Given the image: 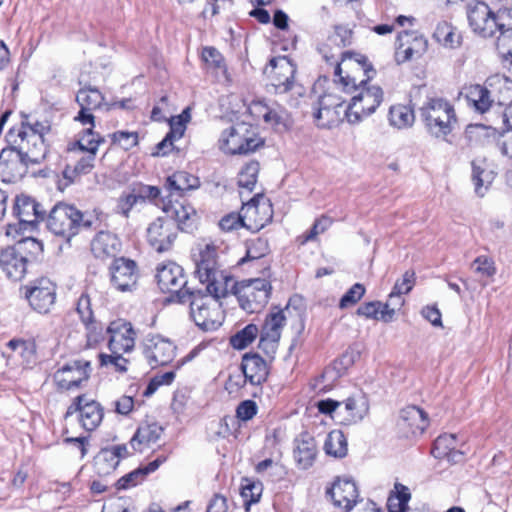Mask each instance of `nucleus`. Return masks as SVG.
I'll use <instances>...</instances> for the list:
<instances>
[{
    "label": "nucleus",
    "mask_w": 512,
    "mask_h": 512,
    "mask_svg": "<svg viewBox=\"0 0 512 512\" xmlns=\"http://www.w3.org/2000/svg\"><path fill=\"white\" fill-rule=\"evenodd\" d=\"M192 260L194 275L206 285L207 292L215 299L226 297L235 286V278L225 270L219 246L214 243L198 244Z\"/></svg>",
    "instance_id": "nucleus-1"
},
{
    "label": "nucleus",
    "mask_w": 512,
    "mask_h": 512,
    "mask_svg": "<svg viewBox=\"0 0 512 512\" xmlns=\"http://www.w3.org/2000/svg\"><path fill=\"white\" fill-rule=\"evenodd\" d=\"M371 70L366 66L365 74L360 70H348L345 71V75L338 76L342 90L346 93H355L351 98V103L344 110L349 123H359L363 118L374 113L383 101L381 87L367 86V82L371 78L368 73Z\"/></svg>",
    "instance_id": "nucleus-2"
},
{
    "label": "nucleus",
    "mask_w": 512,
    "mask_h": 512,
    "mask_svg": "<svg viewBox=\"0 0 512 512\" xmlns=\"http://www.w3.org/2000/svg\"><path fill=\"white\" fill-rule=\"evenodd\" d=\"M50 124L47 121H39L36 118L21 113L20 120L13 125L6 134L8 147L15 150L31 164H39L47 154L45 136L50 132Z\"/></svg>",
    "instance_id": "nucleus-3"
},
{
    "label": "nucleus",
    "mask_w": 512,
    "mask_h": 512,
    "mask_svg": "<svg viewBox=\"0 0 512 512\" xmlns=\"http://www.w3.org/2000/svg\"><path fill=\"white\" fill-rule=\"evenodd\" d=\"M351 43L352 30L347 26L337 25L326 42L318 48L326 62L336 64L335 76H340L343 73L342 65H344L345 71L360 70L363 74L366 73L367 60L365 57L342 51L344 47L351 45Z\"/></svg>",
    "instance_id": "nucleus-4"
},
{
    "label": "nucleus",
    "mask_w": 512,
    "mask_h": 512,
    "mask_svg": "<svg viewBox=\"0 0 512 512\" xmlns=\"http://www.w3.org/2000/svg\"><path fill=\"white\" fill-rule=\"evenodd\" d=\"M417 94L425 95V100L421 104L415 102L413 105L418 108L429 133L435 137L448 135L457 122L454 107L442 97L429 95L426 87L418 88Z\"/></svg>",
    "instance_id": "nucleus-5"
},
{
    "label": "nucleus",
    "mask_w": 512,
    "mask_h": 512,
    "mask_svg": "<svg viewBox=\"0 0 512 512\" xmlns=\"http://www.w3.org/2000/svg\"><path fill=\"white\" fill-rule=\"evenodd\" d=\"M92 224L91 216L72 205L58 203L50 211L46 226L54 235L70 241L82 229L91 228Z\"/></svg>",
    "instance_id": "nucleus-6"
},
{
    "label": "nucleus",
    "mask_w": 512,
    "mask_h": 512,
    "mask_svg": "<svg viewBox=\"0 0 512 512\" xmlns=\"http://www.w3.org/2000/svg\"><path fill=\"white\" fill-rule=\"evenodd\" d=\"M265 144L257 130L251 124L240 122L224 129L218 140L219 149L225 154L247 155Z\"/></svg>",
    "instance_id": "nucleus-7"
},
{
    "label": "nucleus",
    "mask_w": 512,
    "mask_h": 512,
    "mask_svg": "<svg viewBox=\"0 0 512 512\" xmlns=\"http://www.w3.org/2000/svg\"><path fill=\"white\" fill-rule=\"evenodd\" d=\"M41 248V244L32 237L17 240L13 246H7L0 251V267L6 276L14 281L21 280L26 272L29 261L28 252L32 253Z\"/></svg>",
    "instance_id": "nucleus-8"
},
{
    "label": "nucleus",
    "mask_w": 512,
    "mask_h": 512,
    "mask_svg": "<svg viewBox=\"0 0 512 512\" xmlns=\"http://www.w3.org/2000/svg\"><path fill=\"white\" fill-rule=\"evenodd\" d=\"M467 20L472 31L483 37H493L507 26L504 10L494 13L490 7L480 1L472 2L466 8Z\"/></svg>",
    "instance_id": "nucleus-9"
},
{
    "label": "nucleus",
    "mask_w": 512,
    "mask_h": 512,
    "mask_svg": "<svg viewBox=\"0 0 512 512\" xmlns=\"http://www.w3.org/2000/svg\"><path fill=\"white\" fill-rule=\"evenodd\" d=\"M236 298L242 310L248 314L259 313L268 302L271 285L265 279H250L238 283L229 291Z\"/></svg>",
    "instance_id": "nucleus-10"
},
{
    "label": "nucleus",
    "mask_w": 512,
    "mask_h": 512,
    "mask_svg": "<svg viewBox=\"0 0 512 512\" xmlns=\"http://www.w3.org/2000/svg\"><path fill=\"white\" fill-rule=\"evenodd\" d=\"M511 82L503 76L495 75L487 78L484 85L475 84L466 88V98L469 103L480 113L487 112L493 103L503 104L507 99L497 96L496 92H501L502 88L510 89L507 85Z\"/></svg>",
    "instance_id": "nucleus-11"
},
{
    "label": "nucleus",
    "mask_w": 512,
    "mask_h": 512,
    "mask_svg": "<svg viewBox=\"0 0 512 512\" xmlns=\"http://www.w3.org/2000/svg\"><path fill=\"white\" fill-rule=\"evenodd\" d=\"M156 279L163 292L176 294L180 302H184L192 292L187 288L184 269L175 262L169 261L157 267Z\"/></svg>",
    "instance_id": "nucleus-12"
},
{
    "label": "nucleus",
    "mask_w": 512,
    "mask_h": 512,
    "mask_svg": "<svg viewBox=\"0 0 512 512\" xmlns=\"http://www.w3.org/2000/svg\"><path fill=\"white\" fill-rule=\"evenodd\" d=\"M178 235L176 223L169 218L158 217L147 228V240L159 253L169 251Z\"/></svg>",
    "instance_id": "nucleus-13"
},
{
    "label": "nucleus",
    "mask_w": 512,
    "mask_h": 512,
    "mask_svg": "<svg viewBox=\"0 0 512 512\" xmlns=\"http://www.w3.org/2000/svg\"><path fill=\"white\" fill-rule=\"evenodd\" d=\"M79 413L80 423L87 431L96 429L103 419V409L95 400H88L86 395L77 396L68 407L65 418Z\"/></svg>",
    "instance_id": "nucleus-14"
},
{
    "label": "nucleus",
    "mask_w": 512,
    "mask_h": 512,
    "mask_svg": "<svg viewBox=\"0 0 512 512\" xmlns=\"http://www.w3.org/2000/svg\"><path fill=\"white\" fill-rule=\"evenodd\" d=\"M91 363L86 360H75L54 374V381L63 390L78 388L82 382L87 381L91 373Z\"/></svg>",
    "instance_id": "nucleus-15"
},
{
    "label": "nucleus",
    "mask_w": 512,
    "mask_h": 512,
    "mask_svg": "<svg viewBox=\"0 0 512 512\" xmlns=\"http://www.w3.org/2000/svg\"><path fill=\"white\" fill-rule=\"evenodd\" d=\"M26 297L33 310L47 314L55 304L56 286L48 278H40L27 290Z\"/></svg>",
    "instance_id": "nucleus-16"
},
{
    "label": "nucleus",
    "mask_w": 512,
    "mask_h": 512,
    "mask_svg": "<svg viewBox=\"0 0 512 512\" xmlns=\"http://www.w3.org/2000/svg\"><path fill=\"white\" fill-rule=\"evenodd\" d=\"M76 101L81 110L75 119L83 125H94V116L90 111L103 108L105 110L111 109V105L105 102L103 94L97 88L91 86L80 89L76 95Z\"/></svg>",
    "instance_id": "nucleus-17"
},
{
    "label": "nucleus",
    "mask_w": 512,
    "mask_h": 512,
    "mask_svg": "<svg viewBox=\"0 0 512 512\" xmlns=\"http://www.w3.org/2000/svg\"><path fill=\"white\" fill-rule=\"evenodd\" d=\"M110 272L111 282L117 290L126 292L135 289L139 277L135 261L125 257L115 258Z\"/></svg>",
    "instance_id": "nucleus-18"
},
{
    "label": "nucleus",
    "mask_w": 512,
    "mask_h": 512,
    "mask_svg": "<svg viewBox=\"0 0 512 512\" xmlns=\"http://www.w3.org/2000/svg\"><path fill=\"white\" fill-rule=\"evenodd\" d=\"M176 346L160 335L147 337L144 355L152 368L169 364L175 356Z\"/></svg>",
    "instance_id": "nucleus-19"
},
{
    "label": "nucleus",
    "mask_w": 512,
    "mask_h": 512,
    "mask_svg": "<svg viewBox=\"0 0 512 512\" xmlns=\"http://www.w3.org/2000/svg\"><path fill=\"white\" fill-rule=\"evenodd\" d=\"M29 164L28 159L7 147L0 153V178L3 182L14 183L26 174Z\"/></svg>",
    "instance_id": "nucleus-20"
},
{
    "label": "nucleus",
    "mask_w": 512,
    "mask_h": 512,
    "mask_svg": "<svg viewBox=\"0 0 512 512\" xmlns=\"http://www.w3.org/2000/svg\"><path fill=\"white\" fill-rule=\"evenodd\" d=\"M107 331L110 334L108 347L112 353H127L133 350L137 332L131 322H111Z\"/></svg>",
    "instance_id": "nucleus-21"
},
{
    "label": "nucleus",
    "mask_w": 512,
    "mask_h": 512,
    "mask_svg": "<svg viewBox=\"0 0 512 512\" xmlns=\"http://www.w3.org/2000/svg\"><path fill=\"white\" fill-rule=\"evenodd\" d=\"M295 72L294 65L285 56L270 60L269 77L276 93H286L292 88Z\"/></svg>",
    "instance_id": "nucleus-22"
},
{
    "label": "nucleus",
    "mask_w": 512,
    "mask_h": 512,
    "mask_svg": "<svg viewBox=\"0 0 512 512\" xmlns=\"http://www.w3.org/2000/svg\"><path fill=\"white\" fill-rule=\"evenodd\" d=\"M427 40L415 32L404 31L397 37L395 60L398 64L411 60L414 56H421L427 50Z\"/></svg>",
    "instance_id": "nucleus-23"
},
{
    "label": "nucleus",
    "mask_w": 512,
    "mask_h": 512,
    "mask_svg": "<svg viewBox=\"0 0 512 512\" xmlns=\"http://www.w3.org/2000/svg\"><path fill=\"white\" fill-rule=\"evenodd\" d=\"M334 506L349 512L358 503L359 493L355 482L351 479L338 478L327 490Z\"/></svg>",
    "instance_id": "nucleus-24"
},
{
    "label": "nucleus",
    "mask_w": 512,
    "mask_h": 512,
    "mask_svg": "<svg viewBox=\"0 0 512 512\" xmlns=\"http://www.w3.org/2000/svg\"><path fill=\"white\" fill-rule=\"evenodd\" d=\"M397 426L405 437L421 435L428 426V416L417 406H407L400 411Z\"/></svg>",
    "instance_id": "nucleus-25"
},
{
    "label": "nucleus",
    "mask_w": 512,
    "mask_h": 512,
    "mask_svg": "<svg viewBox=\"0 0 512 512\" xmlns=\"http://www.w3.org/2000/svg\"><path fill=\"white\" fill-rule=\"evenodd\" d=\"M121 248V240L110 231H100L91 241V252L101 261L114 260L121 252Z\"/></svg>",
    "instance_id": "nucleus-26"
},
{
    "label": "nucleus",
    "mask_w": 512,
    "mask_h": 512,
    "mask_svg": "<svg viewBox=\"0 0 512 512\" xmlns=\"http://www.w3.org/2000/svg\"><path fill=\"white\" fill-rule=\"evenodd\" d=\"M164 212L167 214L165 218L172 219L176 223L178 230L191 232L196 227L197 212L189 203L176 201L167 206Z\"/></svg>",
    "instance_id": "nucleus-27"
},
{
    "label": "nucleus",
    "mask_w": 512,
    "mask_h": 512,
    "mask_svg": "<svg viewBox=\"0 0 512 512\" xmlns=\"http://www.w3.org/2000/svg\"><path fill=\"white\" fill-rule=\"evenodd\" d=\"M13 213L22 223H28L31 226L43 220L45 216L42 206L34 198L25 194L16 197Z\"/></svg>",
    "instance_id": "nucleus-28"
},
{
    "label": "nucleus",
    "mask_w": 512,
    "mask_h": 512,
    "mask_svg": "<svg viewBox=\"0 0 512 512\" xmlns=\"http://www.w3.org/2000/svg\"><path fill=\"white\" fill-rule=\"evenodd\" d=\"M240 369L252 385H261L266 381L269 374L266 361L256 353L244 354Z\"/></svg>",
    "instance_id": "nucleus-29"
},
{
    "label": "nucleus",
    "mask_w": 512,
    "mask_h": 512,
    "mask_svg": "<svg viewBox=\"0 0 512 512\" xmlns=\"http://www.w3.org/2000/svg\"><path fill=\"white\" fill-rule=\"evenodd\" d=\"M163 433V427L156 422L141 424L130 440L131 447L138 452H143L152 444H155Z\"/></svg>",
    "instance_id": "nucleus-30"
},
{
    "label": "nucleus",
    "mask_w": 512,
    "mask_h": 512,
    "mask_svg": "<svg viewBox=\"0 0 512 512\" xmlns=\"http://www.w3.org/2000/svg\"><path fill=\"white\" fill-rule=\"evenodd\" d=\"M294 448V459L301 469L311 467L316 459L317 445L313 437L302 434L296 439Z\"/></svg>",
    "instance_id": "nucleus-31"
},
{
    "label": "nucleus",
    "mask_w": 512,
    "mask_h": 512,
    "mask_svg": "<svg viewBox=\"0 0 512 512\" xmlns=\"http://www.w3.org/2000/svg\"><path fill=\"white\" fill-rule=\"evenodd\" d=\"M165 461V458H157L156 460L148 463L144 467H139L128 474L119 478L116 483L117 490H126L141 483L145 477L158 469V467Z\"/></svg>",
    "instance_id": "nucleus-32"
},
{
    "label": "nucleus",
    "mask_w": 512,
    "mask_h": 512,
    "mask_svg": "<svg viewBox=\"0 0 512 512\" xmlns=\"http://www.w3.org/2000/svg\"><path fill=\"white\" fill-rule=\"evenodd\" d=\"M433 38L444 48L457 49L462 45V35L456 27L443 21L437 24Z\"/></svg>",
    "instance_id": "nucleus-33"
},
{
    "label": "nucleus",
    "mask_w": 512,
    "mask_h": 512,
    "mask_svg": "<svg viewBox=\"0 0 512 512\" xmlns=\"http://www.w3.org/2000/svg\"><path fill=\"white\" fill-rule=\"evenodd\" d=\"M342 403V406L347 412L345 421L348 423H357L368 414L369 402L367 397L362 393L352 395Z\"/></svg>",
    "instance_id": "nucleus-34"
},
{
    "label": "nucleus",
    "mask_w": 512,
    "mask_h": 512,
    "mask_svg": "<svg viewBox=\"0 0 512 512\" xmlns=\"http://www.w3.org/2000/svg\"><path fill=\"white\" fill-rule=\"evenodd\" d=\"M200 181L198 177L186 172L177 171L167 178L166 186L171 192L181 195L185 191L198 188Z\"/></svg>",
    "instance_id": "nucleus-35"
},
{
    "label": "nucleus",
    "mask_w": 512,
    "mask_h": 512,
    "mask_svg": "<svg viewBox=\"0 0 512 512\" xmlns=\"http://www.w3.org/2000/svg\"><path fill=\"white\" fill-rule=\"evenodd\" d=\"M306 311V303L300 295L290 297L284 309L268 314L265 320H286L302 318Z\"/></svg>",
    "instance_id": "nucleus-36"
},
{
    "label": "nucleus",
    "mask_w": 512,
    "mask_h": 512,
    "mask_svg": "<svg viewBox=\"0 0 512 512\" xmlns=\"http://www.w3.org/2000/svg\"><path fill=\"white\" fill-rule=\"evenodd\" d=\"M389 121L399 129L411 127L415 121L414 110L403 104L393 105L389 110Z\"/></svg>",
    "instance_id": "nucleus-37"
},
{
    "label": "nucleus",
    "mask_w": 512,
    "mask_h": 512,
    "mask_svg": "<svg viewBox=\"0 0 512 512\" xmlns=\"http://www.w3.org/2000/svg\"><path fill=\"white\" fill-rule=\"evenodd\" d=\"M324 450L326 454L336 458H342L346 456L348 451L347 439L343 432L340 430L331 431L325 440Z\"/></svg>",
    "instance_id": "nucleus-38"
},
{
    "label": "nucleus",
    "mask_w": 512,
    "mask_h": 512,
    "mask_svg": "<svg viewBox=\"0 0 512 512\" xmlns=\"http://www.w3.org/2000/svg\"><path fill=\"white\" fill-rule=\"evenodd\" d=\"M395 494H391L387 501L389 512H405L411 499L409 488L401 483H395Z\"/></svg>",
    "instance_id": "nucleus-39"
},
{
    "label": "nucleus",
    "mask_w": 512,
    "mask_h": 512,
    "mask_svg": "<svg viewBox=\"0 0 512 512\" xmlns=\"http://www.w3.org/2000/svg\"><path fill=\"white\" fill-rule=\"evenodd\" d=\"M94 126L90 125L80 133L76 145L81 151L96 154L99 145L104 142V138L93 130Z\"/></svg>",
    "instance_id": "nucleus-40"
},
{
    "label": "nucleus",
    "mask_w": 512,
    "mask_h": 512,
    "mask_svg": "<svg viewBox=\"0 0 512 512\" xmlns=\"http://www.w3.org/2000/svg\"><path fill=\"white\" fill-rule=\"evenodd\" d=\"M202 60L207 68L216 75L222 74L226 77L227 68L222 54L214 47H204L202 50Z\"/></svg>",
    "instance_id": "nucleus-41"
},
{
    "label": "nucleus",
    "mask_w": 512,
    "mask_h": 512,
    "mask_svg": "<svg viewBox=\"0 0 512 512\" xmlns=\"http://www.w3.org/2000/svg\"><path fill=\"white\" fill-rule=\"evenodd\" d=\"M118 465L119 460L116 459L115 454L108 451L106 448L102 449L94 459V468L100 476L111 474Z\"/></svg>",
    "instance_id": "nucleus-42"
},
{
    "label": "nucleus",
    "mask_w": 512,
    "mask_h": 512,
    "mask_svg": "<svg viewBox=\"0 0 512 512\" xmlns=\"http://www.w3.org/2000/svg\"><path fill=\"white\" fill-rule=\"evenodd\" d=\"M263 485L259 481H254L249 478H244L241 484V496L244 499V505L246 509H249V506L257 503L262 495Z\"/></svg>",
    "instance_id": "nucleus-43"
},
{
    "label": "nucleus",
    "mask_w": 512,
    "mask_h": 512,
    "mask_svg": "<svg viewBox=\"0 0 512 512\" xmlns=\"http://www.w3.org/2000/svg\"><path fill=\"white\" fill-rule=\"evenodd\" d=\"M260 170L259 163L257 161H250L247 163L239 172L238 185L241 188L247 189L252 192L257 182V176Z\"/></svg>",
    "instance_id": "nucleus-44"
},
{
    "label": "nucleus",
    "mask_w": 512,
    "mask_h": 512,
    "mask_svg": "<svg viewBox=\"0 0 512 512\" xmlns=\"http://www.w3.org/2000/svg\"><path fill=\"white\" fill-rule=\"evenodd\" d=\"M269 253V244L267 239L257 237L246 242V256L240 260L243 264L247 260H256L266 256Z\"/></svg>",
    "instance_id": "nucleus-45"
},
{
    "label": "nucleus",
    "mask_w": 512,
    "mask_h": 512,
    "mask_svg": "<svg viewBox=\"0 0 512 512\" xmlns=\"http://www.w3.org/2000/svg\"><path fill=\"white\" fill-rule=\"evenodd\" d=\"M314 119L317 126L321 128H330L340 121L341 111L334 108L317 106L314 112Z\"/></svg>",
    "instance_id": "nucleus-46"
},
{
    "label": "nucleus",
    "mask_w": 512,
    "mask_h": 512,
    "mask_svg": "<svg viewBox=\"0 0 512 512\" xmlns=\"http://www.w3.org/2000/svg\"><path fill=\"white\" fill-rule=\"evenodd\" d=\"M258 334V328L255 324L250 323L244 329L237 332L230 338V344L233 348L242 350L251 344Z\"/></svg>",
    "instance_id": "nucleus-47"
},
{
    "label": "nucleus",
    "mask_w": 512,
    "mask_h": 512,
    "mask_svg": "<svg viewBox=\"0 0 512 512\" xmlns=\"http://www.w3.org/2000/svg\"><path fill=\"white\" fill-rule=\"evenodd\" d=\"M456 442L454 434H444L436 438L432 448V455L437 459H444L453 450Z\"/></svg>",
    "instance_id": "nucleus-48"
},
{
    "label": "nucleus",
    "mask_w": 512,
    "mask_h": 512,
    "mask_svg": "<svg viewBox=\"0 0 512 512\" xmlns=\"http://www.w3.org/2000/svg\"><path fill=\"white\" fill-rule=\"evenodd\" d=\"M124 353H112L104 354L101 353L98 355L100 365L103 367L111 366L114 371L125 373L128 370L129 360L123 357Z\"/></svg>",
    "instance_id": "nucleus-49"
},
{
    "label": "nucleus",
    "mask_w": 512,
    "mask_h": 512,
    "mask_svg": "<svg viewBox=\"0 0 512 512\" xmlns=\"http://www.w3.org/2000/svg\"><path fill=\"white\" fill-rule=\"evenodd\" d=\"M403 295L394 292L393 290L390 292L388 299L385 303H383V312L386 318L399 317L403 315L401 313L402 307L404 305Z\"/></svg>",
    "instance_id": "nucleus-50"
},
{
    "label": "nucleus",
    "mask_w": 512,
    "mask_h": 512,
    "mask_svg": "<svg viewBox=\"0 0 512 512\" xmlns=\"http://www.w3.org/2000/svg\"><path fill=\"white\" fill-rule=\"evenodd\" d=\"M472 181L475 185V192L479 196H483L492 181V176L490 172L480 169V167L473 164Z\"/></svg>",
    "instance_id": "nucleus-51"
},
{
    "label": "nucleus",
    "mask_w": 512,
    "mask_h": 512,
    "mask_svg": "<svg viewBox=\"0 0 512 512\" xmlns=\"http://www.w3.org/2000/svg\"><path fill=\"white\" fill-rule=\"evenodd\" d=\"M219 227L224 232L238 230L241 227H245L247 229L251 228L245 223L244 218L240 214L234 212L223 216L219 221Z\"/></svg>",
    "instance_id": "nucleus-52"
},
{
    "label": "nucleus",
    "mask_w": 512,
    "mask_h": 512,
    "mask_svg": "<svg viewBox=\"0 0 512 512\" xmlns=\"http://www.w3.org/2000/svg\"><path fill=\"white\" fill-rule=\"evenodd\" d=\"M383 303L380 301H372L361 305L357 309V314L362 317L372 318L373 320L385 319Z\"/></svg>",
    "instance_id": "nucleus-53"
},
{
    "label": "nucleus",
    "mask_w": 512,
    "mask_h": 512,
    "mask_svg": "<svg viewBox=\"0 0 512 512\" xmlns=\"http://www.w3.org/2000/svg\"><path fill=\"white\" fill-rule=\"evenodd\" d=\"M365 288L362 284H354L340 299L339 307L344 309L356 304L364 295Z\"/></svg>",
    "instance_id": "nucleus-54"
},
{
    "label": "nucleus",
    "mask_w": 512,
    "mask_h": 512,
    "mask_svg": "<svg viewBox=\"0 0 512 512\" xmlns=\"http://www.w3.org/2000/svg\"><path fill=\"white\" fill-rule=\"evenodd\" d=\"M111 137L114 143H118L125 150H129L138 144V134L136 132L117 131Z\"/></svg>",
    "instance_id": "nucleus-55"
},
{
    "label": "nucleus",
    "mask_w": 512,
    "mask_h": 512,
    "mask_svg": "<svg viewBox=\"0 0 512 512\" xmlns=\"http://www.w3.org/2000/svg\"><path fill=\"white\" fill-rule=\"evenodd\" d=\"M415 281V272L413 270H407L403 274L402 279L395 282L392 290L401 295L408 294L413 289Z\"/></svg>",
    "instance_id": "nucleus-56"
},
{
    "label": "nucleus",
    "mask_w": 512,
    "mask_h": 512,
    "mask_svg": "<svg viewBox=\"0 0 512 512\" xmlns=\"http://www.w3.org/2000/svg\"><path fill=\"white\" fill-rule=\"evenodd\" d=\"M133 194L136 196L139 203H145L146 200H154L160 194V189L156 186L139 184L133 187Z\"/></svg>",
    "instance_id": "nucleus-57"
},
{
    "label": "nucleus",
    "mask_w": 512,
    "mask_h": 512,
    "mask_svg": "<svg viewBox=\"0 0 512 512\" xmlns=\"http://www.w3.org/2000/svg\"><path fill=\"white\" fill-rule=\"evenodd\" d=\"M287 117L288 115L284 109L270 107L268 112L265 113L263 121L272 127L280 128L286 126Z\"/></svg>",
    "instance_id": "nucleus-58"
},
{
    "label": "nucleus",
    "mask_w": 512,
    "mask_h": 512,
    "mask_svg": "<svg viewBox=\"0 0 512 512\" xmlns=\"http://www.w3.org/2000/svg\"><path fill=\"white\" fill-rule=\"evenodd\" d=\"M138 203L139 202H138L136 196L133 194V192H131L129 194L122 195L118 199L116 212L127 218V217H129L130 211Z\"/></svg>",
    "instance_id": "nucleus-59"
},
{
    "label": "nucleus",
    "mask_w": 512,
    "mask_h": 512,
    "mask_svg": "<svg viewBox=\"0 0 512 512\" xmlns=\"http://www.w3.org/2000/svg\"><path fill=\"white\" fill-rule=\"evenodd\" d=\"M282 322H265L260 338L278 345Z\"/></svg>",
    "instance_id": "nucleus-60"
},
{
    "label": "nucleus",
    "mask_w": 512,
    "mask_h": 512,
    "mask_svg": "<svg viewBox=\"0 0 512 512\" xmlns=\"http://www.w3.org/2000/svg\"><path fill=\"white\" fill-rule=\"evenodd\" d=\"M257 410V404L253 400H245L238 405L236 414L240 420L248 421L257 414Z\"/></svg>",
    "instance_id": "nucleus-61"
},
{
    "label": "nucleus",
    "mask_w": 512,
    "mask_h": 512,
    "mask_svg": "<svg viewBox=\"0 0 512 512\" xmlns=\"http://www.w3.org/2000/svg\"><path fill=\"white\" fill-rule=\"evenodd\" d=\"M473 264L475 265V271L482 276L490 277L495 274L494 263L488 257H477Z\"/></svg>",
    "instance_id": "nucleus-62"
},
{
    "label": "nucleus",
    "mask_w": 512,
    "mask_h": 512,
    "mask_svg": "<svg viewBox=\"0 0 512 512\" xmlns=\"http://www.w3.org/2000/svg\"><path fill=\"white\" fill-rule=\"evenodd\" d=\"M76 312L80 320H93L90 298L87 295H81L77 301Z\"/></svg>",
    "instance_id": "nucleus-63"
},
{
    "label": "nucleus",
    "mask_w": 512,
    "mask_h": 512,
    "mask_svg": "<svg viewBox=\"0 0 512 512\" xmlns=\"http://www.w3.org/2000/svg\"><path fill=\"white\" fill-rule=\"evenodd\" d=\"M498 37V45L500 47H506V58L512 62V26L511 23H507V26L502 29Z\"/></svg>",
    "instance_id": "nucleus-64"
}]
</instances>
